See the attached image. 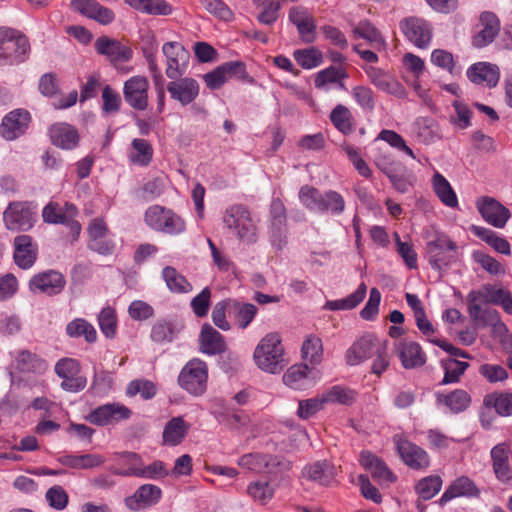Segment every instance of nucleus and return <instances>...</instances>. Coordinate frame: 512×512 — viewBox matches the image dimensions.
<instances>
[{
	"label": "nucleus",
	"instance_id": "1",
	"mask_svg": "<svg viewBox=\"0 0 512 512\" xmlns=\"http://www.w3.org/2000/svg\"><path fill=\"white\" fill-rule=\"evenodd\" d=\"M253 359L260 370L270 374L280 373L287 365L280 335L276 332L266 334L255 347Z\"/></svg>",
	"mask_w": 512,
	"mask_h": 512
},
{
	"label": "nucleus",
	"instance_id": "2",
	"mask_svg": "<svg viewBox=\"0 0 512 512\" xmlns=\"http://www.w3.org/2000/svg\"><path fill=\"white\" fill-rule=\"evenodd\" d=\"M30 54L28 38L11 27H0V64L17 65L25 62Z\"/></svg>",
	"mask_w": 512,
	"mask_h": 512
},
{
	"label": "nucleus",
	"instance_id": "3",
	"mask_svg": "<svg viewBox=\"0 0 512 512\" xmlns=\"http://www.w3.org/2000/svg\"><path fill=\"white\" fill-rule=\"evenodd\" d=\"M223 223L241 242L256 243L258 227L246 206L235 204L228 207L223 215Z\"/></svg>",
	"mask_w": 512,
	"mask_h": 512
},
{
	"label": "nucleus",
	"instance_id": "4",
	"mask_svg": "<svg viewBox=\"0 0 512 512\" xmlns=\"http://www.w3.org/2000/svg\"><path fill=\"white\" fill-rule=\"evenodd\" d=\"M144 221L151 229L169 235H179L186 230V222L180 215L157 204L145 211Z\"/></svg>",
	"mask_w": 512,
	"mask_h": 512
},
{
	"label": "nucleus",
	"instance_id": "5",
	"mask_svg": "<svg viewBox=\"0 0 512 512\" xmlns=\"http://www.w3.org/2000/svg\"><path fill=\"white\" fill-rule=\"evenodd\" d=\"M207 381V364L199 358L188 361L178 376L180 387L194 396H200L206 391Z\"/></svg>",
	"mask_w": 512,
	"mask_h": 512
},
{
	"label": "nucleus",
	"instance_id": "6",
	"mask_svg": "<svg viewBox=\"0 0 512 512\" xmlns=\"http://www.w3.org/2000/svg\"><path fill=\"white\" fill-rule=\"evenodd\" d=\"M238 465L256 473L277 474L291 469V462L280 456L250 453L238 460Z\"/></svg>",
	"mask_w": 512,
	"mask_h": 512
},
{
	"label": "nucleus",
	"instance_id": "7",
	"mask_svg": "<svg viewBox=\"0 0 512 512\" xmlns=\"http://www.w3.org/2000/svg\"><path fill=\"white\" fill-rule=\"evenodd\" d=\"M3 220L10 231H28L37 220V211L27 202H12L4 211Z\"/></svg>",
	"mask_w": 512,
	"mask_h": 512
},
{
	"label": "nucleus",
	"instance_id": "8",
	"mask_svg": "<svg viewBox=\"0 0 512 512\" xmlns=\"http://www.w3.org/2000/svg\"><path fill=\"white\" fill-rule=\"evenodd\" d=\"M456 244L446 236H439L427 243V258L432 269L441 272L456 258Z\"/></svg>",
	"mask_w": 512,
	"mask_h": 512
},
{
	"label": "nucleus",
	"instance_id": "9",
	"mask_svg": "<svg viewBox=\"0 0 512 512\" xmlns=\"http://www.w3.org/2000/svg\"><path fill=\"white\" fill-rule=\"evenodd\" d=\"M76 216L77 208L71 203H65L64 207H61L56 202H50L42 211V218L45 223L66 225L73 235L78 236L81 225L75 220Z\"/></svg>",
	"mask_w": 512,
	"mask_h": 512
},
{
	"label": "nucleus",
	"instance_id": "10",
	"mask_svg": "<svg viewBox=\"0 0 512 512\" xmlns=\"http://www.w3.org/2000/svg\"><path fill=\"white\" fill-rule=\"evenodd\" d=\"M132 411L119 402L106 403L91 410L86 419L97 426H111L128 420Z\"/></svg>",
	"mask_w": 512,
	"mask_h": 512
},
{
	"label": "nucleus",
	"instance_id": "11",
	"mask_svg": "<svg viewBox=\"0 0 512 512\" xmlns=\"http://www.w3.org/2000/svg\"><path fill=\"white\" fill-rule=\"evenodd\" d=\"M393 442L400 458L409 468L424 470L430 466V457L420 446L399 434L394 435Z\"/></svg>",
	"mask_w": 512,
	"mask_h": 512
},
{
	"label": "nucleus",
	"instance_id": "12",
	"mask_svg": "<svg viewBox=\"0 0 512 512\" xmlns=\"http://www.w3.org/2000/svg\"><path fill=\"white\" fill-rule=\"evenodd\" d=\"M55 373L62 379L61 388L68 392H79L86 386V379L80 375V364L73 358H62L54 367Z\"/></svg>",
	"mask_w": 512,
	"mask_h": 512
},
{
	"label": "nucleus",
	"instance_id": "13",
	"mask_svg": "<svg viewBox=\"0 0 512 512\" xmlns=\"http://www.w3.org/2000/svg\"><path fill=\"white\" fill-rule=\"evenodd\" d=\"M246 77V66L241 61L226 62L203 75L206 86L211 90L221 88L229 79L243 80Z\"/></svg>",
	"mask_w": 512,
	"mask_h": 512
},
{
	"label": "nucleus",
	"instance_id": "14",
	"mask_svg": "<svg viewBox=\"0 0 512 512\" xmlns=\"http://www.w3.org/2000/svg\"><path fill=\"white\" fill-rule=\"evenodd\" d=\"M65 285L64 275L53 269L37 273L29 281V288L33 293L38 292L48 296L61 293Z\"/></svg>",
	"mask_w": 512,
	"mask_h": 512
},
{
	"label": "nucleus",
	"instance_id": "15",
	"mask_svg": "<svg viewBox=\"0 0 512 512\" xmlns=\"http://www.w3.org/2000/svg\"><path fill=\"white\" fill-rule=\"evenodd\" d=\"M400 28L405 37L420 49L430 45L432 39V26L424 19L410 17L400 22Z\"/></svg>",
	"mask_w": 512,
	"mask_h": 512
},
{
	"label": "nucleus",
	"instance_id": "16",
	"mask_svg": "<svg viewBox=\"0 0 512 512\" xmlns=\"http://www.w3.org/2000/svg\"><path fill=\"white\" fill-rule=\"evenodd\" d=\"M288 19L298 32L300 39L305 43H313L316 40V20L308 8L293 6L288 11Z\"/></svg>",
	"mask_w": 512,
	"mask_h": 512
},
{
	"label": "nucleus",
	"instance_id": "17",
	"mask_svg": "<svg viewBox=\"0 0 512 512\" xmlns=\"http://www.w3.org/2000/svg\"><path fill=\"white\" fill-rule=\"evenodd\" d=\"M31 117L25 109H15L9 112L0 125V135L7 141H13L25 134Z\"/></svg>",
	"mask_w": 512,
	"mask_h": 512
},
{
	"label": "nucleus",
	"instance_id": "18",
	"mask_svg": "<svg viewBox=\"0 0 512 512\" xmlns=\"http://www.w3.org/2000/svg\"><path fill=\"white\" fill-rule=\"evenodd\" d=\"M162 52L166 57V76L169 79H177L185 72L184 63L189 58V52L176 41L166 42L162 46Z\"/></svg>",
	"mask_w": 512,
	"mask_h": 512
},
{
	"label": "nucleus",
	"instance_id": "19",
	"mask_svg": "<svg viewBox=\"0 0 512 512\" xmlns=\"http://www.w3.org/2000/svg\"><path fill=\"white\" fill-rule=\"evenodd\" d=\"M149 82L144 76H133L125 81L123 95L125 101L136 110H145L148 105Z\"/></svg>",
	"mask_w": 512,
	"mask_h": 512
},
{
	"label": "nucleus",
	"instance_id": "20",
	"mask_svg": "<svg viewBox=\"0 0 512 512\" xmlns=\"http://www.w3.org/2000/svg\"><path fill=\"white\" fill-rule=\"evenodd\" d=\"M383 341L373 334L363 335L346 351V363L350 366H355L372 358L378 351V345Z\"/></svg>",
	"mask_w": 512,
	"mask_h": 512
},
{
	"label": "nucleus",
	"instance_id": "21",
	"mask_svg": "<svg viewBox=\"0 0 512 512\" xmlns=\"http://www.w3.org/2000/svg\"><path fill=\"white\" fill-rule=\"evenodd\" d=\"M13 259L15 264L23 269H30L38 257V245L34 239L26 234L18 235L13 242Z\"/></svg>",
	"mask_w": 512,
	"mask_h": 512
},
{
	"label": "nucleus",
	"instance_id": "22",
	"mask_svg": "<svg viewBox=\"0 0 512 512\" xmlns=\"http://www.w3.org/2000/svg\"><path fill=\"white\" fill-rule=\"evenodd\" d=\"M173 80L168 83L167 91L170 97L182 106L191 104L199 96L200 85L194 78L180 76Z\"/></svg>",
	"mask_w": 512,
	"mask_h": 512
},
{
	"label": "nucleus",
	"instance_id": "23",
	"mask_svg": "<svg viewBox=\"0 0 512 512\" xmlns=\"http://www.w3.org/2000/svg\"><path fill=\"white\" fill-rule=\"evenodd\" d=\"M395 353L405 369H416L425 365L426 353L419 343L410 340H402L395 344Z\"/></svg>",
	"mask_w": 512,
	"mask_h": 512
},
{
	"label": "nucleus",
	"instance_id": "24",
	"mask_svg": "<svg viewBox=\"0 0 512 512\" xmlns=\"http://www.w3.org/2000/svg\"><path fill=\"white\" fill-rule=\"evenodd\" d=\"M94 46L96 51L105 56L110 62H127L133 56V51L130 47L107 36L97 38Z\"/></svg>",
	"mask_w": 512,
	"mask_h": 512
},
{
	"label": "nucleus",
	"instance_id": "25",
	"mask_svg": "<svg viewBox=\"0 0 512 512\" xmlns=\"http://www.w3.org/2000/svg\"><path fill=\"white\" fill-rule=\"evenodd\" d=\"M364 71L370 82L379 90L398 98L405 97L406 92L403 85L384 70L374 66H367L364 67Z\"/></svg>",
	"mask_w": 512,
	"mask_h": 512
},
{
	"label": "nucleus",
	"instance_id": "26",
	"mask_svg": "<svg viewBox=\"0 0 512 512\" xmlns=\"http://www.w3.org/2000/svg\"><path fill=\"white\" fill-rule=\"evenodd\" d=\"M486 329L489 334L505 350H508L510 334L507 326L500 320L499 313L495 309H482V330Z\"/></svg>",
	"mask_w": 512,
	"mask_h": 512
},
{
	"label": "nucleus",
	"instance_id": "27",
	"mask_svg": "<svg viewBox=\"0 0 512 512\" xmlns=\"http://www.w3.org/2000/svg\"><path fill=\"white\" fill-rule=\"evenodd\" d=\"M272 245L281 249L286 244V208L283 202L275 198L270 205Z\"/></svg>",
	"mask_w": 512,
	"mask_h": 512
},
{
	"label": "nucleus",
	"instance_id": "28",
	"mask_svg": "<svg viewBox=\"0 0 512 512\" xmlns=\"http://www.w3.org/2000/svg\"><path fill=\"white\" fill-rule=\"evenodd\" d=\"M71 7L74 11L102 25L110 24L115 18L111 9L102 6L96 0H71Z\"/></svg>",
	"mask_w": 512,
	"mask_h": 512
},
{
	"label": "nucleus",
	"instance_id": "29",
	"mask_svg": "<svg viewBox=\"0 0 512 512\" xmlns=\"http://www.w3.org/2000/svg\"><path fill=\"white\" fill-rule=\"evenodd\" d=\"M511 217L510 210L498 200L482 196V219L497 229H503Z\"/></svg>",
	"mask_w": 512,
	"mask_h": 512
},
{
	"label": "nucleus",
	"instance_id": "30",
	"mask_svg": "<svg viewBox=\"0 0 512 512\" xmlns=\"http://www.w3.org/2000/svg\"><path fill=\"white\" fill-rule=\"evenodd\" d=\"M302 473L310 481L329 486L335 480L336 469L330 462L323 460L306 465Z\"/></svg>",
	"mask_w": 512,
	"mask_h": 512
},
{
	"label": "nucleus",
	"instance_id": "31",
	"mask_svg": "<svg viewBox=\"0 0 512 512\" xmlns=\"http://www.w3.org/2000/svg\"><path fill=\"white\" fill-rule=\"evenodd\" d=\"M360 462L367 469L372 477L380 483H392L396 476L390 471L385 463L369 451H363L360 454Z\"/></svg>",
	"mask_w": 512,
	"mask_h": 512
},
{
	"label": "nucleus",
	"instance_id": "32",
	"mask_svg": "<svg viewBox=\"0 0 512 512\" xmlns=\"http://www.w3.org/2000/svg\"><path fill=\"white\" fill-rule=\"evenodd\" d=\"M307 364L293 365L283 375V382L294 390H306L315 385Z\"/></svg>",
	"mask_w": 512,
	"mask_h": 512
},
{
	"label": "nucleus",
	"instance_id": "33",
	"mask_svg": "<svg viewBox=\"0 0 512 512\" xmlns=\"http://www.w3.org/2000/svg\"><path fill=\"white\" fill-rule=\"evenodd\" d=\"M49 134L52 143L61 149H74L79 142L77 130L66 123H57L52 125L49 129Z\"/></svg>",
	"mask_w": 512,
	"mask_h": 512
},
{
	"label": "nucleus",
	"instance_id": "34",
	"mask_svg": "<svg viewBox=\"0 0 512 512\" xmlns=\"http://www.w3.org/2000/svg\"><path fill=\"white\" fill-rule=\"evenodd\" d=\"M199 342L200 351L207 355L221 354L226 349L224 337L209 324L202 326Z\"/></svg>",
	"mask_w": 512,
	"mask_h": 512
},
{
	"label": "nucleus",
	"instance_id": "35",
	"mask_svg": "<svg viewBox=\"0 0 512 512\" xmlns=\"http://www.w3.org/2000/svg\"><path fill=\"white\" fill-rule=\"evenodd\" d=\"M478 488L476 484L466 476H461L454 480L445 490L439 499V504L444 506L446 503L457 497L477 496Z\"/></svg>",
	"mask_w": 512,
	"mask_h": 512
},
{
	"label": "nucleus",
	"instance_id": "36",
	"mask_svg": "<svg viewBox=\"0 0 512 512\" xmlns=\"http://www.w3.org/2000/svg\"><path fill=\"white\" fill-rule=\"evenodd\" d=\"M160 496V488L155 485L145 484L139 487L132 496L127 497L125 504L131 510H139L142 507L156 503Z\"/></svg>",
	"mask_w": 512,
	"mask_h": 512
},
{
	"label": "nucleus",
	"instance_id": "37",
	"mask_svg": "<svg viewBox=\"0 0 512 512\" xmlns=\"http://www.w3.org/2000/svg\"><path fill=\"white\" fill-rule=\"evenodd\" d=\"M189 430L190 424L184 421L183 417H173L164 427L162 433L163 444L171 447L181 444Z\"/></svg>",
	"mask_w": 512,
	"mask_h": 512
},
{
	"label": "nucleus",
	"instance_id": "38",
	"mask_svg": "<svg viewBox=\"0 0 512 512\" xmlns=\"http://www.w3.org/2000/svg\"><path fill=\"white\" fill-rule=\"evenodd\" d=\"M435 397L438 406L446 407L453 413L464 411L471 403L470 395L462 389H456L449 393L437 392Z\"/></svg>",
	"mask_w": 512,
	"mask_h": 512
},
{
	"label": "nucleus",
	"instance_id": "39",
	"mask_svg": "<svg viewBox=\"0 0 512 512\" xmlns=\"http://www.w3.org/2000/svg\"><path fill=\"white\" fill-rule=\"evenodd\" d=\"M16 369L23 373L44 374L48 363L29 350H21L15 356Z\"/></svg>",
	"mask_w": 512,
	"mask_h": 512
},
{
	"label": "nucleus",
	"instance_id": "40",
	"mask_svg": "<svg viewBox=\"0 0 512 512\" xmlns=\"http://www.w3.org/2000/svg\"><path fill=\"white\" fill-rule=\"evenodd\" d=\"M432 187L439 200L449 208L458 206V198L448 180L439 172L432 177Z\"/></svg>",
	"mask_w": 512,
	"mask_h": 512
},
{
	"label": "nucleus",
	"instance_id": "41",
	"mask_svg": "<svg viewBox=\"0 0 512 512\" xmlns=\"http://www.w3.org/2000/svg\"><path fill=\"white\" fill-rule=\"evenodd\" d=\"M482 300L500 305L507 314L512 315V296L508 290L493 285H485L482 288Z\"/></svg>",
	"mask_w": 512,
	"mask_h": 512
},
{
	"label": "nucleus",
	"instance_id": "42",
	"mask_svg": "<svg viewBox=\"0 0 512 512\" xmlns=\"http://www.w3.org/2000/svg\"><path fill=\"white\" fill-rule=\"evenodd\" d=\"M357 393L345 386L335 385L326 389L322 394L324 404L352 405L356 401Z\"/></svg>",
	"mask_w": 512,
	"mask_h": 512
},
{
	"label": "nucleus",
	"instance_id": "43",
	"mask_svg": "<svg viewBox=\"0 0 512 512\" xmlns=\"http://www.w3.org/2000/svg\"><path fill=\"white\" fill-rule=\"evenodd\" d=\"M131 8L149 15L167 16L172 6L165 0H124Z\"/></svg>",
	"mask_w": 512,
	"mask_h": 512
},
{
	"label": "nucleus",
	"instance_id": "44",
	"mask_svg": "<svg viewBox=\"0 0 512 512\" xmlns=\"http://www.w3.org/2000/svg\"><path fill=\"white\" fill-rule=\"evenodd\" d=\"M59 462L74 469H92L105 463V458L100 454L64 455Z\"/></svg>",
	"mask_w": 512,
	"mask_h": 512
},
{
	"label": "nucleus",
	"instance_id": "45",
	"mask_svg": "<svg viewBox=\"0 0 512 512\" xmlns=\"http://www.w3.org/2000/svg\"><path fill=\"white\" fill-rule=\"evenodd\" d=\"M346 202L344 197L335 190H326L322 193L319 213L340 216L344 213Z\"/></svg>",
	"mask_w": 512,
	"mask_h": 512
},
{
	"label": "nucleus",
	"instance_id": "46",
	"mask_svg": "<svg viewBox=\"0 0 512 512\" xmlns=\"http://www.w3.org/2000/svg\"><path fill=\"white\" fill-rule=\"evenodd\" d=\"M330 121L342 134L349 135L354 131L353 115L348 107L338 104L330 113Z\"/></svg>",
	"mask_w": 512,
	"mask_h": 512
},
{
	"label": "nucleus",
	"instance_id": "47",
	"mask_svg": "<svg viewBox=\"0 0 512 512\" xmlns=\"http://www.w3.org/2000/svg\"><path fill=\"white\" fill-rule=\"evenodd\" d=\"M257 307L251 303H241L236 300L230 301V313L234 314L239 328L246 329L257 314Z\"/></svg>",
	"mask_w": 512,
	"mask_h": 512
},
{
	"label": "nucleus",
	"instance_id": "48",
	"mask_svg": "<svg viewBox=\"0 0 512 512\" xmlns=\"http://www.w3.org/2000/svg\"><path fill=\"white\" fill-rule=\"evenodd\" d=\"M367 287L364 283H361L355 292L348 295L343 299L327 301L325 308L331 311L337 310H351L358 306L366 295Z\"/></svg>",
	"mask_w": 512,
	"mask_h": 512
},
{
	"label": "nucleus",
	"instance_id": "49",
	"mask_svg": "<svg viewBox=\"0 0 512 512\" xmlns=\"http://www.w3.org/2000/svg\"><path fill=\"white\" fill-rule=\"evenodd\" d=\"M132 150L129 153V159L134 164L147 166L153 157V148L151 144L140 138H135L131 143Z\"/></svg>",
	"mask_w": 512,
	"mask_h": 512
},
{
	"label": "nucleus",
	"instance_id": "50",
	"mask_svg": "<svg viewBox=\"0 0 512 512\" xmlns=\"http://www.w3.org/2000/svg\"><path fill=\"white\" fill-rule=\"evenodd\" d=\"M302 357L312 365H318L322 361L323 345L322 340L315 335H308L301 348Z\"/></svg>",
	"mask_w": 512,
	"mask_h": 512
},
{
	"label": "nucleus",
	"instance_id": "51",
	"mask_svg": "<svg viewBox=\"0 0 512 512\" xmlns=\"http://www.w3.org/2000/svg\"><path fill=\"white\" fill-rule=\"evenodd\" d=\"M162 277L168 289L173 293H188L192 290L191 283L173 267H165Z\"/></svg>",
	"mask_w": 512,
	"mask_h": 512
},
{
	"label": "nucleus",
	"instance_id": "52",
	"mask_svg": "<svg viewBox=\"0 0 512 512\" xmlns=\"http://www.w3.org/2000/svg\"><path fill=\"white\" fill-rule=\"evenodd\" d=\"M484 405L492 407L500 416L512 415V393H491L485 396Z\"/></svg>",
	"mask_w": 512,
	"mask_h": 512
},
{
	"label": "nucleus",
	"instance_id": "53",
	"mask_svg": "<svg viewBox=\"0 0 512 512\" xmlns=\"http://www.w3.org/2000/svg\"><path fill=\"white\" fill-rule=\"evenodd\" d=\"M348 77L345 69L336 66H329L315 75L314 85L317 89L328 90V84H335Z\"/></svg>",
	"mask_w": 512,
	"mask_h": 512
},
{
	"label": "nucleus",
	"instance_id": "54",
	"mask_svg": "<svg viewBox=\"0 0 512 512\" xmlns=\"http://www.w3.org/2000/svg\"><path fill=\"white\" fill-rule=\"evenodd\" d=\"M441 366L444 369V377L440 384L448 385L457 383L469 365L467 362L458 361L454 358H446L441 360Z\"/></svg>",
	"mask_w": 512,
	"mask_h": 512
},
{
	"label": "nucleus",
	"instance_id": "55",
	"mask_svg": "<svg viewBox=\"0 0 512 512\" xmlns=\"http://www.w3.org/2000/svg\"><path fill=\"white\" fill-rule=\"evenodd\" d=\"M111 471L115 475L140 476L145 478L163 477L167 474L165 471L164 464L161 461H155L152 464L146 466L144 469L128 468L126 470L112 469Z\"/></svg>",
	"mask_w": 512,
	"mask_h": 512
},
{
	"label": "nucleus",
	"instance_id": "56",
	"mask_svg": "<svg viewBox=\"0 0 512 512\" xmlns=\"http://www.w3.org/2000/svg\"><path fill=\"white\" fill-rule=\"evenodd\" d=\"M392 186L400 193L408 192L413 186L414 175L404 164H396V170L388 176Z\"/></svg>",
	"mask_w": 512,
	"mask_h": 512
},
{
	"label": "nucleus",
	"instance_id": "57",
	"mask_svg": "<svg viewBox=\"0 0 512 512\" xmlns=\"http://www.w3.org/2000/svg\"><path fill=\"white\" fill-rule=\"evenodd\" d=\"M482 242H485L496 253L505 256L512 254L509 241L494 230L482 227Z\"/></svg>",
	"mask_w": 512,
	"mask_h": 512
},
{
	"label": "nucleus",
	"instance_id": "58",
	"mask_svg": "<svg viewBox=\"0 0 512 512\" xmlns=\"http://www.w3.org/2000/svg\"><path fill=\"white\" fill-rule=\"evenodd\" d=\"M66 332L73 338L83 336L89 343H93L97 339V332L95 328L83 318H77L71 321L66 327Z\"/></svg>",
	"mask_w": 512,
	"mask_h": 512
},
{
	"label": "nucleus",
	"instance_id": "59",
	"mask_svg": "<svg viewBox=\"0 0 512 512\" xmlns=\"http://www.w3.org/2000/svg\"><path fill=\"white\" fill-rule=\"evenodd\" d=\"M293 56L304 69H313L323 63V54L316 47L295 50Z\"/></svg>",
	"mask_w": 512,
	"mask_h": 512
},
{
	"label": "nucleus",
	"instance_id": "60",
	"mask_svg": "<svg viewBox=\"0 0 512 512\" xmlns=\"http://www.w3.org/2000/svg\"><path fill=\"white\" fill-rule=\"evenodd\" d=\"M499 32V18L492 12H482V46L492 43Z\"/></svg>",
	"mask_w": 512,
	"mask_h": 512
},
{
	"label": "nucleus",
	"instance_id": "61",
	"mask_svg": "<svg viewBox=\"0 0 512 512\" xmlns=\"http://www.w3.org/2000/svg\"><path fill=\"white\" fill-rule=\"evenodd\" d=\"M442 483L440 476H428L418 481L415 490L421 499L430 500L439 493Z\"/></svg>",
	"mask_w": 512,
	"mask_h": 512
},
{
	"label": "nucleus",
	"instance_id": "62",
	"mask_svg": "<svg viewBox=\"0 0 512 512\" xmlns=\"http://www.w3.org/2000/svg\"><path fill=\"white\" fill-rule=\"evenodd\" d=\"M351 95L357 105L365 112H373L376 107L374 92L371 88L363 85L354 86Z\"/></svg>",
	"mask_w": 512,
	"mask_h": 512
},
{
	"label": "nucleus",
	"instance_id": "63",
	"mask_svg": "<svg viewBox=\"0 0 512 512\" xmlns=\"http://www.w3.org/2000/svg\"><path fill=\"white\" fill-rule=\"evenodd\" d=\"M431 62L448 71L452 76H459L462 72V68L456 66L453 55L443 49H435L432 51Z\"/></svg>",
	"mask_w": 512,
	"mask_h": 512
},
{
	"label": "nucleus",
	"instance_id": "64",
	"mask_svg": "<svg viewBox=\"0 0 512 512\" xmlns=\"http://www.w3.org/2000/svg\"><path fill=\"white\" fill-rule=\"evenodd\" d=\"M322 193L315 187L304 185L299 190V200L307 210L319 213Z\"/></svg>",
	"mask_w": 512,
	"mask_h": 512
}]
</instances>
